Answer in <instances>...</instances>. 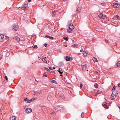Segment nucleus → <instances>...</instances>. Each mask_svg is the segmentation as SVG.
I'll return each mask as SVG.
<instances>
[{
    "instance_id": "f257e3e1",
    "label": "nucleus",
    "mask_w": 120,
    "mask_h": 120,
    "mask_svg": "<svg viewBox=\"0 0 120 120\" xmlns=\"http://www.w3.org/2000/svg\"><path fill=\"white\" fill-rule=\"evenodd\" d=\"M68 28L67 30L68 32L71 33L72 32V30L74 29V26L72 23L69 24L68 25Z\"/></svg>"
},
{
    "instance_id": "f03ea898",
    "label": "nucleus",
    "mask_w": 120,
    "mask_h": 120,
    "mask_svg": "<svg viewBox=\"0 0 120 120\" xmlns=\"http://www.w3.org/2000/svg\"><path fill=\"white\" fill-rule=\"evenodd\" d=\"M12 29L14 31H17L18 29L19 26L17 24H15L12 27Z\"/></svg>"
},
{
    "instance_id": "7ed1b4c3",
    "label": "nucleus",
    "mask_w": 120,
    "mask_h": 120,
    "mask_svg": "<svg viewBox=\"0 0 120 120\" xmlns=\"http://www.w3.org/2000/svg\"><path fill=\"white\" fill-rule=\"evenodd\" d=\"M63 108L62 106L60 105H56L55 107V109L56 110H57V111L62 110Z\"/></svg>"
},
{
    "instance_id": "20e7f679",
    "label": "nucleus",
    "mask_w": 120,
    "mask_h": 120,
    "mask_svg": "<svg viewBox=\"0 0 120 120\" xmlns=\"http://www.w3.org/2000/svg\"><path fill=\"white\" fill-rule=\"evenodd\" d=\"M112 91V92L111 94V96L112 97H114V96H113V95L115 96L116 95H117L118 94V92L117 90H114Z\"/></svg>"
},
{
    "instance_id": "39448f33",
    "label": "nucleus",
    "mask_w": 120,
    "mask_h": 120,
    "mask_svg": "<svg viewBox=\"0 0 120 120\" xmlns=\"http://www.w3.org/2000/svg\"><path fill=\"white\" fill-rule=\"evenodd\" d=\"M4 39V35L3 34H0V41H3Z\"/></svg>"
},
{
    "instance_id": "423d86ee",
    "label": "nucleus",
    "mask_w": 120,
    "mask_h": 120,
    "mask_svg": "<svg viewBox=\"0 0 120 120\" xmlns=\"http://www.w3.org/2000/svg\"><path fill=\"white\" fill-rule=\"evenodd\" d=\"M25 111L26 112L28 113L31 112L32 111V110L31 108H29L26 109Z\"/></svg>"
},
{
    "instance_id": "0eeeda50",
    "label": "nucleus",
    "mask_w": 120,
    "mask_h": 120,
    "mask_svg": "<svg viewBox=\"0 0 120 120\" xmlns=\"http://www.w3.org/2000/svg\"><path fill=\"white\" fill-rule=\"evenodd\" d=\"M105 16H105L103 14L102 12L98 15V16L99 18H101L103 19L105 18Z\"/></svg>"
},
{
    "instance_id": "6e6552de",
    "label": "nucleus",
    "mask_w": 120,
    "mask_h": 120,
    "mask_svg": "<svg viewBox=\"0 0 120 120\" xmlns=\"http://www.w3.org/2000/svg\"><path fill=\"white\" fill-rule=\"evenodd\" d=\"M86 65L85 64V65H82V69L83 70L86 71Z\"/></svg>"
},
{
    "instance_id": "1a4fd4ad",
    "label": "nucleus",
    "mask_w": 120,
    "mask_h": 120,
    "mask_svg": "<svg viewBox=\"0 0 120 120\" xmlns=\"http://www.w3.org/2000/svg\"><path fill=\"white\" fill-rule=\"evenodd\" d=\"M10 119V120H16V118L15 116H11Z\"/></svg>"
},
{
    "instance_id": "9d476101",
    "label": "nucleus",
    "mask_w": 120,
    "mask_h": 120,
    "mask_svg": "<svg viewBox=\"0 0 120 120\" xmlns=\"http://www.w3.org/2000/svg\"><path fill=\"white\" fill-rule=\"evenodd\" d=\"M36 98H35L32 99L30 100H29L28 99V101H27V103H30L31 102H32L34 101L35 100V99Z\"/></svg>"
},
{
    "instance_id": "9b49d317",
    "label": "nucleus",
    "mask_w": 120,
    "mask_h": 120,
    "mask_svg": "<svg viewBox=\"0 0 120 120\" xmlns=\"http://www.w3.org/2000/svg\"><path fill=\"white\" fill-rule=\"evenodd\" d=\"M113 5L114 8H115L118 7V4L117 3H114Z\"/></svg>"
},
{
    "instance_id": "f8f14e48",
    "label": "nucleus",
    "mask_w": 120,
    "mask_h": 120,
    "mask_svg": "<svg viewBox=\"0 0 120 120\" xmlns=\"http://www.w3.org/2000/svg\"><path fill=\"white\" fill-rule=\"evenodd\" d=\"M28 8V5L27 4H24L22 7V8Z\"/></svg>"
},
{
    "instance_id": "ddd939ff",
    "label": "nucleus",
    "mask_w": 120,
    "mask_h": 120,
    "mask_svg": "<svg viewBox=\"0 0 120 120\" xmlns=\"http://www.w3.org/2000/svg\"><path fill=\"white\" fill-rule=\"evenodd\" d=\"M46 58V57H45L43 58V59H42V60L46 64H47V60L46 59H45Z\"/></svg>"
},
{
    "instance_id": "4468645a",
    "label": "nucleus",
    "mask_w": 120,
    "mask_h": 120,
    "mask_svg": "<svg viewBox=\"0 0 120 120\" xmlns=\"http://www.w3.org/2000/svg\"><path fill=\"white\" fill-rule=\"evenodd\" d=\"M49 82H53L55 83H56V81L52 79H50L49 80Z\"/></svg>"
},
{
    "instance_id": "2eb2a0df",
    "label": "nucleus",
    "mask_w": 120,
    "mask_h": 120,
    "mask_svg": "<svg viewBox=\"0 0 120 120\" xmlns=\"http://www.w3.org/2000/svg\"><path fill=\"white\" fill-rule=\"evenodd\" d=\"M45 37L47 38H49L50 39H53V38L52 37H51L49 35H46L45 36Z\"/></svg>"
},
{
    "instance_id": "dca6fc26",
    "label": "nucleus",
    "mask_w": 120,
    "mask_h": 120,
    "mask_svg": "<svg viewBox=\"0 0 120 120\" xmlns=\"http://www.w3.org/2000/svg\"><path fill=\"white\" fill-rule=\"evenodd\" d=\"M70 57L68 56H66V60L67 61H69L70 60Z\"/></svg>"
},
{
    "instance_id": "f3484780",
    "label": "nucleus",
    "mask_w": 120,
    "mask_h": 120,
    "mask_svg": "<svg viewBox=\"0 0 120 120\" xmlns=\"http://www.w3.org/2000/svg\"><path fill=\"white\" fill-rule=\"evenodd\" d=\"M15 40H16L17 42H19L20 40V39L19 38L17 37V36H16L15 37Z\"/></svg>"
},
{
    "instance_id": "a211bd4d",
    "label": "nucleus",
    "mask_w": 120,
    "mask_h": 120,
    "mask_svg": "<svg viewBox=\"0 0 120 120\" xmlns=\"http://www.w3.org/2000/svg\"><path fill=\"white\" fill-rule=\"evenodd\" d=\"M102 105L105 108H108L109 107V106L106 103L103 104Z\"/></svg>"
},
{
    "instance_id": "6ab92c4d",
    "label": "nucleus",
    "mask_w": 120,
    "mask_h": 120,
    "mask_svg": "<svg viewBox=\"0 0 120 120\" xmlns=\"http://www.w3.org/2000/svg\"><path fill=\"white\" fill-rule=\"evenodd\" d=\"M92 60H93L94 62H97L98 61V60H97V59L94 57L93 58Z\"/></svg>"
},
{
    "instance_id": "aec40b11",
    "label": "nucleus",
    "mask_w": 120,
    "mask_h": 120,
    "mask_svg": "<svg viewBox=\"0 0 120 120\" xmlns=\"http://www.w3.org/2000/svg\"><path fill=\"white\" fill-rule=\"evenodd\" d=\"M80 8L79 7H78L76 10V11H77V13H78L81 11Z\"/></svg>"
},
{
    "instance_id": "412c9836",
    "label": "nucleus",
    "mask_w": 120,
    "mask_h": 120,
    "mask_svg": "<svg viewBox=\"0 0 120 120\" xmlns=\"http://www.w3.org/2000/svg\"><path fill=\"white\" fill-rule=\"evenodd\" d=\"M120 65V61H118L116 63V65L117 67H119Z\"/></svg>"
},
{
    "instance_id": "4be33fe9",
    "label": "nucleus",
    "mask_w": 120,
    "mask_h": 120,
    "mask_svg": "<svg viewBox=\"0 0 120 120\" xmlns=\"http://www.w3.org/2000/svg\"><path fill=\"white\" fill-rule=\"evenodd\" d=\"M60 97L61 98L64 99V95L62 94H60L59 95Z\"/></svg>"
},
{
    "instance_id": "5701e85b",
    "label": "nucleus",
    "mask_w": 120,
    "mask_h": 120,
    "mask_svg": "<svg viewBox=\"0 0 120 120\" xmlns=\"http://www.w3.org/2000/svg\"><path fill=\"white\" fill-rule=\"evenodd\" d=\"M56 13L54 11L52 12V15L53 16H54L56 15Z\"/></svg>"
},
{
    "instance_id": "b1692460",
    "label": "nucleus",
    "mask_w": 120,
    "mask_h": 120,
    "mask_svg": "<svg viewBox=\"0 0 120 120\" xmlns=\"http://www.w3.org/2000/svg\"><path fill=\"white\" fill-rule=\"evenodd\" d=\"M94 87L96 88H98V84L95 83L94 85Z\"/></svg>"
},
{
    "instance_id": "393cba45",
    "label": "nucleus",
    "mask_w": 120,
    "mask_h": 120,
    "mask_svg": "<svg viewBox=\"0 0 120 120\" xmlns=\"http://www.w3.org/2000/svg\"><path fill=\"white\" fill-rule=\"evenodd\" d=\"M63 39L66 41H68V37H67L66 38H63Z\"/></svg>"
},
{
    "instance_id": "a878e982",
    "label": "nucleus",
    "mask_w": 120,
    "mask_h": 120,
    "mask_svg": "<svg viewBox=\"0 0 120 120\" xmlns=\"http://www.w3.org/2000/svg\"><path fill=\"white\" fill-rule=\"evenodd\" d=\"M101 4L103 6H105L106 5V4L105 3V2L102 3H101Z\"/></svg>"
},
{
    "instance_id": "bb28decb",
    "label": "nucleus",
    "mask_w": 120,
    "mask_h": 120,
    "mask_svg": "<svg viewBox=\"0 0 120 120\" xmlns=\"http://www.w3.org/2000/svg\"><path fill=\"white\" fill-rule=\"evenodd\" d=\"M83 55L84 56H86L87 55V53L86 52H84L83 53Z\"/></svg>"
},
{
    "instance_id": "cd10ccee",
    "label": "nucleus",
    "mask_w": 120,
    "mask_h": 120,
    "mask_svg": "<svg viewBox=\"0 0 120 120\" xmlns=\"http://www.w3.org/2000/svg\"><path fill=\"white\" fill-rule=\"evenodd\" d=\"M84 113L83 112H82V113L81 114V116L82 118L84 117Z\"/></svg>"
},
{
    "instance_id": "c85d7f7f",
    "label": "nucleus",
    "mask_w": 120,
    "mask_h": 120,
    "mask_svg": "<svg viewBox=\"0 0 120 120\" xmlns=\"http://www.w3.org/2000/svg\"><path fill=\"white\" fill-rule=\"evenodd\" d=\"M45 70H47L48 71H50V70L49 69L47 68H45Z\"/></svg>"
},
{
    "instance_id": "c756f323",
    "label": "nucleus",
    "mask_w": 120,
    "mask_h": 120,
    "mask_svg": "<svg viewBox=\"0 0 120 120\" xmlns=\"http://www.w3.org/2000/svg\"><path fill=\"white\" fill-rule=\"evenodd\" d=\"M57 70L61 74H62L63 73L60 70V69H58Z\"/></svg>"
},
{
    "instance_id": "7c9ffc66",
    "label": "nucleus",
    "mask_w": 120,
    "mask_h": 120,
    "mask_svg": "<svg viewBox=\"0 0 120 120\" xmlns=\"http://www.w3.org/2000/svg\"><path fill=\"white\" fill-rule=\"evenodd\" d=\"M116 88V86L115 85L113 86V87L112 89V91L115 90Z\"/></svg>"
},
{
    "instance_id": "2f4dec72",
    "label": "nucleus",
    "mask_w": 120,
    "mask_h": 120,
    "mask_svg": "<svg viewBox=\"0 0 120 120\" xmlns=\"http://www.w3.org/2000/svg\"><path fill=\"white\" fill-rule=\"evenodd\" d=\"M33 48L35 49H37L38 48V47L36 45H35L33 47Z\"/></svg>"
},
{
    "instance_id": "473e14b6",
    "label": "nucleus",
    "mask_w": 120,
    "mask_h": 120,
    "mask_svg": "<svg viewBox=\"0 0 120 120\" xmlns=\"http://www.w3.org/2000/svg\"><path fill=\"white\" fill-rule=\"evenodd\" d=\"M116 17L118 19V20H120V18L118 15H116Z\"/></svg>"
},
{
    "instance_id": "72a5a7b5",
    "label": "nucleus",
    "mask_w": 120,
    "mask_h": 120,
    "mask_svg": "<svg viewBox=\"0 0 120 120\" xmlns=\"http://www.w3.org/2000/svg\"><path fill=\"white\" fill-rule=\"evenodd\" d=\"M5 39L7 41L9 39V38L8 36H6Z\"/></svg>"
},
{
    "instance_id": "f704fd0d",
    "label": "nucleus",
    "mask_w": 120,
    "mask_h": 120,
    "mask_svg": "<svg viewBox=\"0 0 120 120\" xmlns=\"http://www.w3.org/2000/svg\"><path fill=\"white\" fill-rule=\"evenodd\" d=\"M105 41L106 43H109V42L108 41V40L106 39H105Z\"/></svg>"
},
{
    "instance_id": "c9c22d12",
    "label": "nucleus",
    "mask_w": 120,
    "mask_h": 120,
    "mask_svg": "<svg viewBox=\"0 0 120 120\" xmlns=\"http://www.w3.org/2000/svg\"><path fill=\"white\" fill-rule=\"evenodd\" d=\"M51 72L53 75L55 74V72L54 71H51Z\"/></svg>"
},
{
    "instance_id": "e433bc0d",
    "label": "nucleus",
    "mask_w": 120,
    "mask_h": 120,
    "mask_svg": "<svg viewBox=\"0 0 120 120\" xmlns=\"http://www.w3.org/2000/svg\"><path fill=\"white\" fill-rule=\"evenodd\" d=\"M101 91H100V90H98L97 91V94H100L101 93Z\"/></svg>"
},
{
    "instance_id": "4c0bfd02",
    "label": "nucleus",
    "mask_w": 120,
    "mask_h": 120,
    "mask_svg": "<svg viewBox=\"0 0 120 120\" xmlns=\"http://www.w3.org/2000/svg\"><path fill=\"white\" fill-rule=\"evenodd\" d=\"M83 86V85L80 82V88H81Z\"/></svg>"
},
{
    "instance_id": "58836bf2",
    "label": "nucleus",
    "mask_w": 120,
    "mask_h": 120,
    "mask_svg": "<svg viewBox=\"0 0 120 120\" xmlns=\"http://www.w3.org/2000/svg\"><path fill=\"white\" fill-rule=\"evenodd\" d=\"M3 56L0 55V60L3 57Z\"/></svg>"
},
{
    "instance_id": "ea45409f",
    "label": "nucleus",
    "mask_w": 120,
    "mask_h": 120,
    "mask_svg": "<svg viewBox=\"0 0 120 120\" xmlns=\"http://www.w3.org/2000/svg\"><path fill=\"white\" fill-rule=\"evenodd\" d=\"M28 98H26L25 99H24V101H28Z\"/></svg>"
},
{
    "instance_id": "a19ab883",
    "label": "nucleus",
    "mask_w": 120,
    "mask_h": 120,
    "mask_svg": "<svg viewBox=\"0 0 120 120\" xmlns=\"http://www.w3.org/2000/svg\"><path fill=\"white\" fill-rule=\"evenodd\" d=\"M47 44H45L44 45V46H45V47H46L47 46Z\"/></svg>"
},
{
    "instance_id": "79ce46f5",
    "label": "nucleus",
    "mask_w": 120,
    "mask_h": 120,
    "mask_svg": "<svg viewBox=\"0 0 120 120\" xmlns=\"http://www.w3.org/2000/svg\"><path fill=\"white\" fill-rule=\"evenodd\" d=\"M5 79H6V80H8V78H7V76H5Z\"/></svg>"
},
{
    "instance_id": "37998d69",
    "label": "nucleus",
    "mask_w": 120,
    "mask_h": 120,
    "mask_svg": "<svg viewBox=\"0 0 120 120\" xmlns=\"http://www.w3.org/2000/svg\"><path fill=\"white\" fill-rule=\"evenodd\" d=\"M114 99V98L112 97H111L110 98V99L112 100H113V99Z\"/></svg>"
},
{
    "instance_id": "c03bdc74",
    "label": "nucleus",
    "mask_w": 120,
    "mask_h": 120,
    "mask_svg": "<svg viewBox=\"0 0 120 120\" xmlns=\"http://www.w3.org/2000/svg\"><path fill=\"white\" fill-rule=\"evenodd\" d=\"M94 73H95V74H97L98 73V72L97 71H94Z\"/></svg>"
},
{
    "instance_id": "a18cd8bd",
    "label": "nucleus",
    "mask_w": 120,
    "mask_h": 120,
    "mask_svg": "<svg viewBox=\"0 0 120 120\" xmlns=\"http://www.w3.org/2000/svg\"><path fill=\"white\" fill-rule=\"evenodd\" d=\"M49 68L51 70H52L53 69L52 68L50 67H49Z\"/></svg>"
},
{
    "instance_id": "49530a36",
    "label": "nucleus",
    "mask_w": 120,
    "mask_h": 120,
    "mask_svg": "<svg viewBox=\"0 0 120 120\" xmlns=\"http://www.w3.org/2000/svg\"><path fill=\"white\" fill-rule=\"evenodd\" d=\"M44 76H45L46 77H47V75L46 74L44 75H43V76L44 77Z\"/></svg>"
},
{
    "instance_id": "de8ad7c7",
    "label": "nucleus",
    "mask_w": 120,
    "mask_h": 120,
    "mask_svg": "<svg viewBox=\"0 0 120 120\" xmlns=\"http://www.w3.org/2000/svg\"><path fill=\"white\" fill-rule=\"evenodd\" d=\"M83 51V50L82 49H81L80 51V52H82Z\"/></svg>"
},
{
    "instance_id": "09e8293b",
    "label": "nucleus",
    "mask_w": 120,
    "mask_h": 120,
    "mask_svg": "<svg viewBox=\"0 0 120 120\" xmlns=\"http://www.w3.org/2000/svg\"><path fill=\"white\" fill-rule=\"evenodd\" d=\"M72 46L74 47H75L76 46V45L75 44H74Z\"/></svg>"
},
{
    "instance_id": "8fccbe9b",
    "label": "nucleus",
    "mask_w": 120,
    "mask_h": 120,
    "mask_svg": "<svg viewBox=\"0 0 120 120\" xmlns=\"http://www.w3.org/2000/svg\"><path fill=\"white\" fill-rule=\"evenodd\" d=\"M54 112H51V114H54Z\"/></svg>"
},
{
    "instance_id": "3c124183",
    "label": "nucleus",
    "mask_w": 120,
    "mask_h": 120,
    "mask_svg": "<svg viewBox=\"0 0 120 120\" xmlns=\"http://www.w3.org/2000/svg\"><path fill=\"white\" fill-rule=\"evenodd\" d=\"M61 63L62 65H64V64L63 62H61Z\"/></svg>"
},
{
    "instance_id": "603ef678",
    "label": "nucleus",
    "mask_w": 120,
    "mask_h": 120,
    "mask_svg": "<svg viewBox=\"0 0 120 120\" xmlns=\"http://www.w3.org/2000/svg\"><path fill=\"white\" fill-rule=\"evenodd\" d=\"M28 0V1L29 2H30L31 1V0Z\"/></svg>"
},
{
    "instance_id": "864d4df0",
    "label": "nucleus",
    "mask_w": 120,
    "mask_h": 120,
    "mask_svg": "<svg viewBox=\"0 0 120 120\" xmlns=\"http://www.w3.org/2000/svg\"><path fill=\"white\" fill-rule=\"evenodd\" d=\"M118 86H119L120 87V83L118 84Z\"/></svg>"
},
{
    "instance_id": "5fc2aeb1",
    "label": "nucleus",
    "mask_w": 120,
    "mask_h": 120,
    "mask_svg": "<svg viewBox=\"0 0 120 120\" xmlns=\"http://www.w3.org/2000/svg\"><path fill=\"white\" fill-rule=\"evenodd\" d=\"M64 46H65L67 47V45H64Z\"/></svg>"
},
{
    "instance_id": "6e6d98bb",
    "label": "nucleus",
    "mask_w": 120,
    "mask_h": 120,
    "mask_svg": "<svg viewBox=\"0 0 120 120\" xmlns=\"http://www.w3.org/2000/svg\"><path fill=\"white\" fill-rule=\"evenodd\" d=\"M72 41L73 42H75V41H74V40H72Z\"/></svg>"
},
{
    "instance_id": "4d7b16f0",
    "label": "nucleus",
    "mask_w": 120,
    "mask_h": 120,
    "mask_svg": "<svg viewBox=\"0 0 120 120\" xmlns=\"http://www.w3.org/2000/svg\"><path fill=\"white\" fill-rule=\"evenodd\" d=\"M118 107H119V108L120 109V106L118 105Z\"/></svg>"
},
{
    "instance_id": "13d9d810",
    "label": "nucleus",
    "mask_w": 120,
    "mask_h": 120,
    "mask_svg": "<svg viewBox=\"0 0 120 120\" xmlns=\"http://www.w3.org/2000/svg\"><path fill=\"white\" fill-rule=\"evenodd\" d=\"M97 94H97V93L96 94H95V96H97Z\"/></svg>"
},
{
    "instance_id": "bf43d9fd",
    "label": "nucleus",
    "mask_w": 120,
    "mask_h": 120,
    "mask_svg": "<svg viewBox=\"0 0 120 120\" xmlns=\"http://www.w3.org/2000/svg\"><path fill=\"white\" fill-rule=\"evenodd\" d=\"M53 68H54V69H55V67H53Z\"/></svg>"
},
{
    "instance_id": "052dcab7",
    "label": "nucleus",
    "mask_w": 120,
    "mask_h": 120,
    "mask_svg": "<svg viewBox=\"0 0 120 120\" xmlns=\"http://www.w3.org/2000/svg\"><path fill=\"white\" fill-rule=\"evenodd\" d=\"M84 65V64H81V65Z\"/></svg>"
},
{
    "instance_id": "680f3d73",
    "label": "nucleus",
    "mask_w": 120,
    "mask_h": 120,
    "mask_svg": "<svg viewBox=\"0 0 120 120\" xmlns=\"http://www.w3.org/2000/svg\"><path fill=\"white\" fill-rule=\"evenodd\" d=\"M62 74H61V75H60V76H62Z\"/></svg>"
},
{
    "instance_id": "e2e57ef3",
    "label": "nucleus",
    "mask_w": 120,
    "mask_h": 120,
    "mask_svg": "<svg viewBox=\"0 0 120 120\" xmlns=\"http://www.w3.org/2000/svg\"><path fill=\"white\" fill-rule=\"evenodd\" d=\"M86 71H88V70H87Z\"/></svg>"
},
{
    "instance_id": "0e129e2a",
    "label": "nucleus",
    "mask_w": 120,
    "mask_h": 120,
    "mask_svg": "<svg viewBox=\"0 0 120 120\" xmlns=\"http://www.w3.org/2000/svg\"><path fill=\"white\" fill-rule=\"evenodd\" d=\"M113 96H115L114 95H113Z\"/></svg>"
},
{
    "instance_id": "69168bd1",
    "label": "nucleus",
    "mask_w": 120,
    "mask_h": 120,
    "mask_svg": "<svg viewBox=\"0 0 120 120\" xmlns=\"http://www.w3.org/2000/svg\"><path fill=\"white\" fill-rule=\"evenodd\" d=\"M38 0L39 1L40 0Z\"/></svg>"
}]
</instances>
